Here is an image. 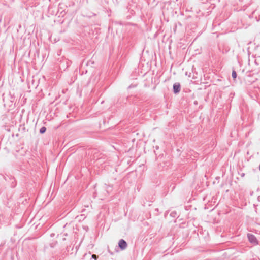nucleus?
<instances>
[{
    "label": "nucleus",
    "mask_w": 260,
    "mask_h": 260,
    "mask_svg": "<svg viewBox=\"0 0 260 260\" xmlns=\"http://www.w3.org/2000/svg\"><path fill=\"white\" fill-rule=\"evenodd\" d=\"M118 246H119V247L121 250H123L126 248V247H127V244L126 242L124 240L120 239L118 242Z\"/></svg>",
    "instance_id": "obj_2"
},
{
    "label": "nucleus",
    "mask_w": 260,
    "mask_h": 260,
    "mask_svg": "<svg viewBox=\"0 0 260 260\" xmlns=\"http://www.w3.org/2000/svg\"><path fill=\"white\" fill-rule=\"evenodd\" d=\"M253 194L256 197L257 201L260 202V189H257L254 193L252 192L251 195L252 196Z\"/></svg>",
    "instance_id": "obj_4"
},
{
    "label": "nucleus",
    "mask_w": 260,
    "mask_h": 260,
    "mask_svg": "<svg viewBox=\"0 0 260 260\" xmlns=\"http://www.w3.org/2000/svg\"><path fill=\"white\" fill-rule=\"evenodd\" d=\"M247 238L248 239L249 241L253 245H256L258 244V241L254 235L251 234H248Z\"/></svg>",
    "instance_id": "obj_1"
},
{
    "label": "nucleus",
    "mask_w": 260,
    "mask_h": 260,
    "mask_svg": "<svg viewBox=\"0 0 260 260\" xmlns=\"http://www.w3.org/2000/svg\"><path fill=\"white\" fill-rule=\"evenodd\" d=\"M259 170H260V164H259Z\"/></svg>",
    "instance_id": "obj_10"
},
{
    "label": "nucleus",
    "mask_w": 260,
    "mask_h": 260,
    "mask_svg": "<svg viewBox=\"0 0 260 260\" xmlns=\"http://www.w3.org/2000/svg\"><path fill=\"white\" fill-rule=\"evenodd\" d=\"M46 128L45 127H42L40 129V133L41 134H43L46 131Z\"/></svg>",
    "instance_id": "obj_6"
},
{
    "label": "nucleus",
    "mask_w": 260,
    "mask_h": 260,
    "mask_svg": "<svg viewBox=\"0 0 260 260\" xmlns=\"http://www.w3.org/2000/svg\"><path fill=\"white\" fill-rule=\"evenodd\" d=\"M91 258H94L95 260H96V258H97V256H96V255L93 254V255H91Z\"/></svg>",
    "instance_id": "obj_7"
},
{
    "label": "nucleus",
    "mask_w": 260,
    "mask_h": 260,
    "mask_svg": "<svg viewBox=\"0 0 260 260\" xmlns=\"http://www.w3.org/2000/svg\"><path fill=\"white\" fill-rule=\"evenodd\" d=\"M90 253H89V254H85L84 256L85 257V256H90Z\"/></svg>",
    "instance_id": "obj_8"
},
{
    "label": "nucleus",
    "mask_w": 260,
    "mask_h": 260,
    "mask_svg": "<svg viewBox=\"0 0 260 260\" xmlns=\"http://www.w3.org/2000/svg\"><path fill=\"white\" fill-rule=\"evenodd\" d=\"M232 76L234 79H235L237 77V73L235 70H233Z\"/></svg>",
    "instance_id": "obj_5"
},
{
    "label": "nucleus",
    "mask_w": 260,
    "mask_h": 260,
    "mask_svg": "<svg viewBox=\"0 0 260 260\" xmlns=\"http://www.w3.org/2000/svg\"><path fill=\"white\" fill-rule=\"evenodd\" d=\"M244 176V173L241 175L242 177H243Z\"/></svg>",
    "instance_id": "obj_9"
},
{
    "label": "nucleus",
    "mask_w": 260,
    "mask_h": 260,
    "mask_svg": "<svg viewBox=\"0 0 260 260\" xmlns=\"http://www.w3.org/2000/svg\"><path fill=\"white\" fill-rule=\"evenodd\" d=\"M180 85L179 83L176 82L173 85V92L174 93L176 94L179 93L180 91Z\"/></svg>",
    "instance_id": "obj_3"
}]
</instances>
